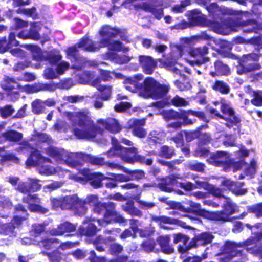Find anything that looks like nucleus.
<instances>
[{"label":"nucleus","instance_id":"obj_1","mask_svg":"<svg viewBox=\"0 0 262 262\" xmlns=\"http://www.w3.org/2000/svg\"><path fill=\"white\" fill-rule=\"evenodd\" d=\"M88 114L87 110L64 113L73 126L74 135L79 139H90L96 136V126Z\"/></svg>","mask_w":262,"mask_h":262},{"label":"nucleus","instance_id":"obj_2","mask_svg":"<svg viewBox=\"0 0 262 262\" xmlns=\"http://www.w3.org/2000/svg\"><path fill=\"white\" fill-rule=\"evenodd\" d=\"M112 147L107 152L108 157L114 156L120 157L123 161L128 163L139 162L150 165L152 163V159H147L143 156L137 154V149L135 147L129 148L122 147L120 145L117 139L112 137L111 139Z\"/></svg>","mask_w":262,"mask_h":262},{"label":"nucleus","instance_id":"obj_3","mask_svg":"<svg viewBox=\"0 0 262 262\" xmlns=\"http://www.w3.org/2000/svg\"><path fill=\"white\" fill-rule=\"evenodd\" d=\"M114 207L115 204L113 202H100L93 207V212L98 214H101L105 211L103 219L96 221L99 226L104 227L113 222H125L126 220L114 210Z\"/></svg>","mask_w":262,"mask_h":262},{"label":"nucleus","instance_id":"obj_4","mask_svg":"<svg viewBox=\"0 0 262 262\" xmlns=\"http://www.w3.org/2000/svg\"><path fill=\"white\" fill-rule=\"evenodd\" d=\"M139 94L144 97H151L158 99L163 97L168 91L169 87L161 85L152 78L144 80L143 84L140 85Z\"/></svg>","mask_w":262,"mask_h":262},{"label":"nucleus","instance_id":"obj_5","mask_svg":"<svg viewBox=\"0 0 262 262\" xmlns=\"http://www.w3.org/2000/svg\"><path fill=\"white\" fill-rule=\"evenodd\" d=\"M78 47L82 48L85 51L94 52L99 50L102 47H107L109 50L116 51L128 50L127 48H123L122 43L119 41L113 40L103 38L98 43H94L91 39L83 38L77 45Z\"/></svg>","mask_w":262,"mask_h":262},{"label":"nucleus","instance_id":"obj_6","mask_svg":"<svg viewBox=\"0 0 262 262\" xmlns=\"http://www.w3.org/2000/svg\"><path fill=\"white\" fill-rule=\"evenodd\" d=\"M183 55V47L174 45L172 47L170 56L163 62L164 66L181 77L184 76V73H190L188 69L177 63V61Z\"/></svg>","mask_w":262,"mask_h":262},{"label":"nucleus","instance_id":"obj_7","mask_svg":"<svg viewBox=\"0 0 262 262\" xmlns=\"http://www.w3.org/2000/svg\"><path fill=\"white\" fill-rule=\"evenodd\" d=\"M262 238V231L257 232L256 237H250L244 243L236 244L233 242H227L224 248V253L221 255V259L224 262L231 259L232 257L236 256L241 254V251L238 248H241L243 246H248L255 244L257 241Z\"/></svg>","mask_w":262,"mask_h":262},{"label":"nucleus","instance_id":"obj_8","mask_svg":"<svg viewBox=\"0 0 262 262\" xmlns=\"http://www.w3.org/2000/svg\"><path fill=\"white\" fill-rule=\"evenodd\" d=\"M47 154L56 161L65 163L70 167L75 168L80 162L76 160L77 152H69L62 148L50 146L46 149Z\"/></svg>","mask_w":262,"mask_h":262},{"label":"nucleus","instance_id":"obj_9","mask_svg":"<svg viewBox=\"0 0 262 262\" xmlns=\"http://www.w3.org/2000/svg\"><path fill=\"white\" fill-rule=\"evenodd\" d=\"M62 209H73L75 213L79 216L84 215L87 208L82 206L83 202L77 195H67L60 198Z\"/></svg>","mask_w":262,"mask_h":262},{"label":"nucleus","instance_id":"obj_10","mask_svg":"<svg viewBox=\"0 0 262 262\" xmlns=\"http://www.w3.org/2000/svg\"><path fill=\"white\" fill-rule=\"evenodd\" d=\"M224 210L222 211L211 212L209 214L210 219L226 222L229 220V216L238 211L237 206L229 198H225L223 205Z\"/></svg>","mask_w":262,"mask_h":262},{"label":"nucleus","instance_id":"obj_11","mask_svg":"<svg viewBox=\"0 0 262 262\" xmlns=\"http://www.w3.org/2000/svg\"><path fill=\"white\" fill-rule=\"evenodd\" d=\"M211 158L208 160L212 165L216 166H224L225 171H228L233 170L234 171L236 167L238 166L237 163H233L229 158L228 155L222 151H219L211 155Z\"/></svg>","mask_w":262,"mask_h":262},{"label":"nucleus","instance_id":"obj_12","mask_svg":"<svg viewBox=\"0 0 262 262\" xmlns=\"http://www.w3.org/2000/svg\"><path fill=\"white\" fill-rule=\"evenodd\" d=\"M82 177L77 175L72 176V179L76 181L81 182L84 179H91V185L95 188L101 187L102 186V181L104 180V176L101 173H92L90 171L86 169H83L80 171Z\"/></svg>","mask_w":262,"mask_h":262},{"label":"nucleus","instance_id":"obj_13","mask_svg":"<svg viewBox=\"0 0 262 262\" xmlns=\"http://www.w3.org/2000/svg\"><path fill=\"white\" fill-rule=\"evenodd\" d=\"M228 28L230 31H238V28L242 27L244 33H251L256 32L259 28L257 22L253 20L235 22L230 21L227 24Z\"/></svg>","mask_w":262,"mask_h":262},{"label":"nucleus","instance_id":"obj_14","mask_svg":"<svg viewBox=\"0 0 262 262\" xmlns=\"http://www.w3.org/2000/svg\"><path fill=\"white\" fill-rule=\"evenodd\" d=\"M88 80L91 82V85L96 87L97 90L101 92V98L103 100H107L109 99L112 94L111 87L109 86L99 85L100 82V78H94V72H87L85 73Z\"/></svg>","mask_w":262,"mask_h":262},{"label":"nucleus","instance_id":"obj_15","mask_svg":"<svg viewBox=\"0 0 262 262\" xmlns=\"http://www.w3.org/2000/svg\"><path fill=\"white\" fill-rule=\"evenodd\" d=\"M221 103V111L222 113L227 116L223 119L227 121L225 125L230 128L232 125H236L239 122V119L235 116L234 112L231 107L230 103L225 100H222Z\"/></svg>","mask_w":262,"mask_h":262},{"label":"nucleus","instance_id":"obj_16","mask_svg":"<svg viewBox=\"0 0 262 262\" xmlns=\"http://www.w3.org/2000/svg\"><path fill=\"white\" fill-rule=\"evenodd\" d=\"M22 201L28 205V208L30 211L42 214L46 213L49 211L48 208L35 204L40 203V199L37 197L36 194H29L23 198Z\"/></svg>","mask_w":262,"mask_h":262},{"label":"nucleus","instance_id":"obj_17","mask_svg":"<svg viewBox=\"0 0 262 262\" xmlns=\"http://www.w3.org/2000/svg\"><path fill=\"white\" fill-rule=\"evenodd\" d=\"M260 55L256 53H251L244 55L242 60L241 66L243 68V73L248 72L260 69V65L255 61L257 60Z\"/></svg>","mask_w":262,"mask_h":262},{"label":"nucleus","instance_id":"obj_18","mask_svg":"<svg viewBox=\"0 0 262 262\" xmlns=\"http://www.w3.org/2000/svg\"><path fill=\"white\" fill-rule=\"evenodd\" d=\"M50 160L41 155L39 151L35 149L31 151L30 156L27 159L26 164L27 167L38 166L39 167L43 163H50Z\"/></svg>","mask_w":262,"mask_h":262},{"label":"nucleus","instance_id":"obj_19","mask_svg":"<svg viewBox=\"0 0 262 262\" xmlns=\"http://www.w3.org/2000/svg\"><path fill=\"white\" fill-rule=\"evenodd\" d=\"M76 160L80 162L76 167L81 165L83 161H86L93 165L98 166H102L105 164L104 159L103 158L98 157L81 152H77Z\"/></svg>","mask_w":262,"mask_h":262},{"label":"nucleus","instance_id":"obj_20","mask_svg":"<svg viewBox=\"0 0 262 262\" xmlns=\"http://www.w3.org/2000/svg\"><path fill=\"white\" fill-rule=\"evenodd\" d=\"M206 9L209 13L214 18H221L222 15H232L233 11L224 6L219 7L216 3H213L206 6Z\"/></svg>","mask_w":262,"mask_h":262},{"label":"nucleus","instance_id":"obj_21","mask_svg":"<svg viewBox=\"0 0 262 262\" xmlns=\"http://www.w3.org/2000/svg\"><path fill=\"white\" fill-rule=\"evenodd\" d=\"M41 28V24L39 23H34L31 24V28L29 32L23 30L18 34V37L22 39H32L38 40L39 35L38 31Z\"/></svg>","mask_w":262,"mask_h":262},{"label":"nucleus","instance_id":"obj_22","mask_svg":"<svg viewBox=\"0 0 262 262\" xmlns=\"http://www.w3.org/2000/svg\"><path fill=\"white\" fill-rule=\"evenodd\" d=\"M97 122L110 132L118 133L122 129V126L118 121L114 118H108L106 120L100 119L97 120Z\"/></svg>","mask_w":262,"mask_h":262},{"label":"nucleus","instance_id":"obj_23","mask_svg":"<svg viewBox=\"0 0 262 262\" xmlns=\"http://www.w3.org/2000/svg\"><path fill=\"white\" fill-rule=\"evenodd\" d=\"M130 125L133 128V134L139 138H143L146 136L147 132L146 130L141 127L145 124V120L144 119L141 120H130L129 121Z\"/></svg>","mask_w":262,"mask_h":262},{"label":"nucleus","instance_id":"obj_24","mask_svg":"<svg viewBox=\"0 0 262 262\" xmlns=\"http://www.w3.org/2000/svg\"><path fill=\"white\" fill-rule=\"evenodd\" d=\"M76 229V225L67 222L61 224L57 228L52 229L50 232L53 235H61L66 233L74 232Z\"/></svg>","mask_w":262,"mask_h":262},{"label":"nucleus","instance_id":"obj_25","mask_svg":"<svg viewBox=\"0 0 262 262\" xmlns=\"http://www.w3.org/2000/svg\"><path fill=\"white\" fill-rule=\"evenodd\" d=\"M213 238V235L209 233L204 232L195 236L190 243L191 247L205 245L211 243Z\"/></svg>","mask_w":262,"mask_h":262},{"label":"nucleus","instance_id":"obj_26","mask_svg":"<svg viewBox=\"0 0 262 262\" xmlns=\"http://www.w3.org/2000/svg\"><path fill=\"white\" fill-rule=\"evenodd\" d=\"M183 179L179 174H172L166 178L159 184V188L163 191L170 192L172 190L171 186L177 183V179Z\"/></svg>","mask_w":262,"mask_h":262},{"label":"nucleus","instance_id":"obj_27","mask_svg":"<svg viewBox=\"0 0 262 262\" xmlns=\"http://www.w3.org/2000/svg\"><path fill=\"white\" fill-rule=\"evenodd\" d=\"M143 79L141 75H137L133 77L125 78L123 83L125 84L126 90L135 92L139 88L138 82Z\"/></svg>","mask_w":262,"mask_h":262},{"label":"nucleus","instance_id":"obj_28","mask_svg":"<svg viewBox=\"0 0 262 262\" xmlns=\"http://www.w3.org/2000/svg\"><path fill=\"white\" fill-rule=\"evenodd\" d=\"M189 115L196 116L199 118L204 117V113L202 112H196L191 110L181 111L180 113L179 118L183 120V123L185 125H189L193 123V121L188 118Z\"/></svg>","mask_w":262,"mask_h":262},{"label":"nucleus","instance_id":"obj_29","mask_svg":"<svg viewBox=\"0 0 262 262\" xmlns=\"http://www.w3.org/2000/svg\"><path fill=\"white\" fill-rule=\"evenodd\" d=\"M12 206V203L8 198L0 197V216L7 217Z\"/></svg>","mask_w":262,"mask_h":262},{"label":"nucleus","instance_id":"obj_30","mask_svg":"<svg viewBox=\"0 0 262 262\" xmlns=\"http://www.w3.org/2000/svg\"><path fill=\"white\" fill-rule=\"evenodd\" d=\"M152 221L157 223L159 226L165 229H170V225L177 224V220L166 216H152Z\"/></svg>","mask_w":262,"mask_h":262},{"label":"nucleus","instance_id":"obj_31","mask_svg":"<svg viewBox=\"0 0 262 262\" xmlns=\"http://www.w3.org/2000/svg\"><path fill=\"white\" fill-rule=\"evenodd\" d=\"M165 137V134L164 132H151L147 139V143L153 148L157 143H160Z\"/></svg>","mask_w":262,"mask_h":262},{"label":"nucleus","instance_id":"obj_32","mask_svg":"<svg viewBox=\"0 0 262 262\" xmlns=\"http://www.w3.org/2000/svg\"><path fill=\"white\" fill-rule=\"evenodd\" d=\"M139 61L146 73L150 74L152 73L156 63L150 57L140 56H139Z\"/></svg>","mask_w":262,"mask_h":262},{"label":"nucleus","instance_id":"obj_33","mask_svg":"<svg viewBox=\"0 0 262 262\" xmlns=\"http://www.w3.org/2000/svg\"><path fill=\"white\" fill-rule=\"evenodd\" d=\"M86 223L87 221H84L83 223V225L79 228V233L86 236H93L95 235L99 230L98 227L91 222L88 223V225L86 226Z\"/></svg>","mask_w":262,"mask_h":262},{"label":"nucleus","instance_id":"obj_34","mask_svg":"<svg viewBox=\"0 0 262 262\" xmlns=\"http://www.w3.org/2000/svg\"><path fill=\"white\" fill-rule=\"evenodd\" d=\"M170 241V238L168 235L161 236L157 239L162 252L165 253L170 254L174 251L173 248L169 245Z\"/></svg>","mask_w":262,"mask_h":262},{"label":"nucleus","instance_id":"obj_35","mask_svg":"<svg viewBox=\"0 0 262 262\" xmlns=\"http://www.w3.org/2000/svg\"><path fill=\"white\" fill-rule=\"evenodd\" d=\"M119 33L118 29L110 27L109 26L102 27L99 32V35L102 39H111V38L115 37Z\"/></svg>","mask_w":262,"mask_h":262},{"label":"nucleus","instance_id":"obj_36","mask_svg":"<svg viewBox=\"0 0 262 262\" xmlns=\"http://www.w3.org/2000/svg\"><path fill=\"white\" fill-rule=\"evenodd\" d=\"M188 239L189 238L187 236L180 233L174 235L173 242L175 244L179 242H182L183 243L182 245L179 246V251L180 252L182 253H185L191 248L190 244L189 246H186V243L188 242Z\"/></svg>","mask_w":262,"mask_h":262},{"label":"nucleus","instance_id":"obj_37","mask_svg":"<svg viewBox=\"0 0 262 262\" xmlns=\"http://www.w3.org/2000/svg\"><path fill=\"white\" fill-rule=\"evenodd\" d=\"M60 171H62V172H63L64 171L67 172L68 170H62V168L59 167L54 168L49 165L42 164H41L39 167V172L41 174L51 175L55 173H58L60 175Z\"/></svg>","mask_w":262,"mask_h":262},{"label":"nucleus","instance_id":"obj_38","mask_svg":"<svg viewBox=\"0 0 262 262\" xmlns=\"http://www.w3.org/2000/svg\"><path fill=\"white\" fill-rule=\"evenodd\" d=\"M29 47L34 60L39 62L47 59L44 55L45 52L42 51L40 48L37 46L32 45H30Z\"/></svg>","mask_w":262,"mask_h":262},{"label":"nucleus","instance_id":"obj_39","mask_svg":"<svg viewBox=\"0 0 262 262\" xmlns=\"http://www.w3.org/2000/svg\"><path fill=\"white\" fill-rule=\"evenodd\" d=\"M214 67L215 69V72H210V75L213 77H214L215 75H227L229 73V70L228 66L223 64L220 61L215 62Z\"/></svg>","mask_w":262,"mask_h":262},{"label":"nucleus","instance_id":"obj_40","mask_svg":"<svg viewBox=\"0 0 262 262\" xmlns=\"http://www.w3.org/2000/svg\"><path fill=\"white\" fill-rule=\"evenodd\" d=\"M3 137L7 141L17 142L23 138V134L13 130H10L3 133Z\"/></svg>","mask_w":262,"mask_h":262},{"label":"nucleus","instance_id":"obj_41","mask_svg":"<svg viewBox=\"0 0 262 262\" xmlns=\"http://www.w3.org/2000/svg\"><path fill=\"white\" fill-rule=\"evenodd\" d=\"M15 226L11 223L3 224L0 228V234L9 237H15L16 233L15 231Z\"/></svg>","mask_w":262,"mask_h":262},{"label":"nucleus","instance_id":"obj_42","mask_svg":"<svg viewBox=\"0 0 262 262\" xmlns=\"http://www.w3.org/2000/svg\"><path fill=\"white\" fill-rule=\"evenodd\" d=\"M107 57L109 59L113 60L118 64H124L130 61L129 57L126 55H118L116 53H109L107 54Z\"/></svg>","mask_w":262,"mask_h":262},{"label":"nucleus","instance_id":"obj_43","mask_svg":"<svg viewBox=\"0 0 262 262\" xmlns=\"http://www.w3.org/2000/svg\"><path fill=\"white\" fill-rule=\"evenodd\" d=\"M142 8L145 11L151 12L158 19L161 18L163 14V10L161 8H154L148 4H143L142 6Z\"/></svg>","mask_w":262,"mask_h":262},{"label":"nucleus","instance_id":"obj_44","mask_svg":"<svg viewBox=\"0 0 262 262\" xmlns=\"http://www.w3.org/2000/svg\"><path fill=\"white\" fill-rule=\"evenodd\" d=\"M194 14L192 16V21L196 25L204 26L206 25L205 16L197 10L193 12Z\"/></svg>","mask_w":262,"mask_h":262},{"label":"nucleus","instance_id":"obj_45","mask_svg":"<svg viewBox=\"0 0 262 262\" xmlns=\"http://www.w3.org/2000/svg\"><path fill=\"white\" fill-rule=\"evenodd\" d=\"M159 114L161 115L163 118L167 121L178 119L180 116V113L173 110H162L159 112Z\"/></svg>","mask_w":262,"mask_h":262},{"label":"nucleus","instance_id":"obj_46","mask_svg":"<svg viewBox=\"0 0 262 262\" xmlns=\"http://www.w3.org/2000/svg\"><path fill=\"white\" fill-rule=\"evenodd\" d=\"M213 90L219 91L223 94H227L229 92L230 88L226 83L222 81H216L212 85Z\"/></svg>","mask_w":262,"mask_h":262},{"label":"nucleus","instance_id":"obj_47","mask_svg":"<svg viewBox=\"0 0 262 262\" xmlns=\"http://www.w3.org/2000/svg\"><path fill=\"white\" fill-rule=\"evenodd\" d=\"M208 48L206 46L198 47L192 49L189 54L194 57H203L205 56L208 53Z\"/></svg>","mask_w":262,"mask_h":262},{"label":"nucleus","instance_id":"obj_48","mask_svg":"<svg viewBox=\"0 0 262 262\" xmlns=\"http://www.w3.org/2000/svg\"><path fill=\"white\" fill-rule=\"evenodd\" d=\"M44 224H34L32 225L31 233L35 239L39 238V235L45 231Z\"/></svg>","mask_w":262,"mask_h":262},{"label":"nucleus","instance_id":"obj_49","mask_svg":"<svg viewBox=\"0 0 262 262\" xmlns=\"http://www.w3.org/2000/svg\"><path fill=\"white\" fill-rule=\"evenodd\" d=\"M173 154V149L166 145L162 146L158 153L159 156L167 159L171 158Z\"/></svg>","mask_w":262,"mask_h":262},{"label":"nucleus","instance_id":"obj_50","mask_svg":"<svg viewBox=\"0 0 262 262\" xmlns=\"http://www.w3.org/2000/svg\"><path fill=\"white\" fill-rule=\"evenodd\" d=\"M186 167L191 170H193L198 172H202L205 167L204 164L195 161L190 162L188 163Z\"/></svg>","mask_w":262,"mask_h":262},{"label":"nucleus","instance_id":"obj_51","mask_svg":"<svg viewBox=\"0 0 262 262\" xmlns=\"http://www.w3.org/2000/svg\"><path fill=\"white\" fill-rule=\"evenodd\" d=\"M33 112L36 114H39L43 111L45 106L43 101L37 99L34 101L32 103Z\"/></svg>","mask_w":262,"mask_h":262},{"label":"nucleus","instance_id":"obj_52","mask_svg":"<svg viewBox=\"0 0 262 262\" xmlns=\"http://www.w3.org/2000/svg\"><path fill=\"white\" fill-rule=\"evenodd\" d=\"M82 201L83 202L82 206L85 207V205L86 204H89L94 207L100 202L98 200L97 196L95 195H88L84 200H82Z\"/></svg>","mask_w":262,"mask_h":262},{"label":"nucleus","instance_id":"obj_53","mask_svg":"<svg viewBox=\"0 0 262 262\" xmlns=\"http://www.w3.org/2000/svg\"><path fill=\"white\" fill-rule=\"evenodd\" d=\"M172 105L176 106H186L189 104V102L185 99L176 95L171 100Z\"/></svg>","mask_w":262,"mask_h":262},{"label":"nucleus","instance_id":"obj_54","mask_svg":"<svg viewBox=\"0 0 262 262\" xmlns=\"http://www.w3.org/2000/svg\"><path fill=\"white\" fill-rule=\"evenodd\" d=\"M252 94L253 98L251 100V103L255 106H262V92L253 91Z\"/></svg>","mask_w":262,"mask_h":262},{"label":"nucleus","instance_id":"obj_55","mask_svg":"<svg viewBox=\"0 0 262 262\" xmlns=\"http://www.w3.org/2000/svg\"><path fill=\"white\" fill-rule=\"evenodd\" d=\"M15 188L18 191L24 193H29L31 191L28 181L27 183L21 181L19 182Z\"/></svg>","mask_w":262,"mask_h":262},{"label":"nucleus","instance_id":"obj_56","mask_svg":"<svg viewBox=\"0 0 262 262\" xmlns=\"http://www.w3.org/2000/svg\"><path fill=\"white\" fill-rule=\"evenodd\" d=\"M134 199L139 204V207L142 209H150L155 206V204L154 203L141 200L138 196H136Z\"/></svg>","mask_w":262,"mask_h":262},{"label":"nucleus","instance_id":"obj_57","mask_svg":"<svg viewBox=\"0 0 262 262\" xmlns=\"http://www.w3.org/2000/svg\"><path fill=\"white\" fill-rule=\"evenodd\" d=\"M124 172L130 175L131 180L141 179L144 176V173L142 170H136L131 171L127 169H124Z\"/></svg>","mask_w":262,"mask_h":262},{"label":"nucleus","instance_id":"obj_58","mask_svg":"<svg viewBox=\"0 0 262 262\" xmlns=\"http://www.w3.org/2000/svg\"><path fill=\"white\" fill-rule=\"evenodd\" d=\"M57 239L55 238H51L49 239H45L37 242L40 247H44L46 249H49L52 248V244L56 242Z\"/></svg>","mask_w":262,"mask_h":262},{"label":"nucleus","instance_id":"obj_59","mask_svg":"<svg viewBox=\"0 0 262 262\" xmlns=\"http://www.w3.org/2000/svg\"><path fill=\"white\" fill-rule=\"evenodd\" d=\"M138 221L136 220L132 219L130 220V229L131 231L134 232V234H139L141 236H145L143 234V232L141 230H140L138 228Z\"/></svg>","mask_w":262,"mask_h":262},{"label":"nucleus","instance_id":"obj_60","mask_svg":"<svg viewBox=\"0 0 262 262\" xmlns=\"http://www.w3.org/2000/svg\"><path fill=\"white\" fill-rule=\"evenodd\" d=\"M201 128H199L198 130H196L193 132H184L186 140L187 142H190L193 139L199 137V130Z\"/></svg>","mask_w":262,"mask_h":262},{"label":"nucleus","instance_id":"obj_61","mask_svg":"<svg viewBox=\"0 0 262 262\" xmlns=\"http://www.w3.org/2000/svg\"><path fill=\"white\" fill-rule=\"evenodd\" d=\"M27 218V215L19 216L18 214H16L13 217L10 223L15 226L16 228L17 226L20 225L23 221L26 220Z\"/></svg>","mask_w":262,"mask_h":262},{"label":"nucleus","instance_id":"obj_62","mask_svg":"<svg viewBox=\"0 0 262 262\" xmlns=\"http://www.w3.org/2000/svg\"><path fill=\"white\" fill-rule=\"evenodd\" d=\"M14 111V110L11 106L7 105L0 109L1 115L3 118H7L11 115Z\"/></svg>","mask_w":262,"mask_h":262},{"label":"nucleus","instance_id":"obj_63","mask_svg":"<svg viewBox=\"0 0 262 262\" xmlns=\"http://www.w3.org/2000/svg\"><path fill=\"white\" fill-rule=\"evenodd\" d=\"M28 182L31 191H36L41 187V185L39 184L38 180L29 178Z\"/></svg>","mask_w":262,"mask_h":262},{"label":"nucleus","instance_id":"obj_64","mask_svg":"<svg viewBox=\"0 0 262 262\" xmlns=\"http://www.w3.org/2000/svg\"><path fill=\"white\" fill-rule=\"evenodd\" d=\"M110 250L112 254L117 255L122 252L123 247L118 244L114 243L111 245Z\"/></svg>","mask_w":262,"mask_h":262}]
</instances>
